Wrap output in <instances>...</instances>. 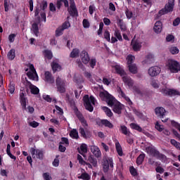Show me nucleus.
I'll list each match as a JSON object with an SVG mask.
<instances>
[{"instance_id":"nucleus-1","label":"nucleus","mask_w":180,"mask_h":180,"mask_svg":"<svg viewBox=\"0 0 180 180\" xmlns=\"http://www.w3.org/2000/svg\"><path fill=\"white\" fill-rule=\"evenodd\" d=\"M175 6V0H169L168 3L165 4V8H162L159 11L157 14V18H161L162 15H167V13H169V12H172L174 11V6Z\"/></svg>"},{"instance_id":"nucleus-2","label":"nucleus","mask_w":180,"mask_h":180,"mask_svg":"<svg viewBox=\"0 0 180 180\" xmlns=\"http://www.w3.org/2000/svg\"><path fill=\"white\" fill-rule=\"evenodd\" d=\"M103 171L105 174L109 172V168L113 169V158L108 156H103L102 160Z\"/></svg>"},{"instance_id":"nucleus-3","label":"nucleus","mask_w":180,"mask_h":180,"mask_svg":"<svg viewBox=\"0 0 180 180\" xmlns=\"http://www.w3.org/2000/svg\"><path fill=\"white\" fill-rule=\"evenodd\" d=\"M83 102H84V107L86 110L94 112V106H92V104L95 105V97L94 96H90L89 97V95H85L83 97Z\"/></svg>"},{"instance_id":"nucleus-4","label":"nucleus","mask_w":180,"mask_h":180,"mask_svg":"<svg viewBox=\"0 0 180 180\" xmlns=\"http://www.w3.org/2000/svg\"><path fill=\"white\" fill-rule=\"evenodd\" d=\"M146 151L148 154H150L153 157H155V158H157L158 160H164L165 158V155L160 153L158 150H157L155 148L152 146H148L146 148Z\"/></svg>"},{"instance_id":"nucleus-5","label":"nucleus","mask_w":180,"mask_h":180,"mask_svg":"<svg viewBox=\"0 0 180 180\" xmlns=\"http://www.w3.org/2000/svg\"><path fill=\"white\" fill-rule=\"evenodd\" d=\"M56 84L57 91L59 92L60 94H65L67 81H65V79L60 77V76H58V77H56Z\"/></svg>"},{"instance_id":"nucleus-6","label":"nucleus","mask_w":180,"mask_h":180,"mask_svg":"<svg viewBox=\"0 0 180 180\" xmlns=\"http://www.w3.org/2000/svg\"><path fill=\"white\" fill-rule=\"evenodd\" d=\"M100 95L101 96H103L105 98L108 106L110 108H112L117 102V100H116L113 96H112L110 94H109V92L106 91L101 92Z\"/></svg>"},{"instance_id":"nucleus-7","label":"nucleus","mask_w":180,"mask_h":180,"mask_svg":"<svg viewBox=\"0 0 180 180\" xmlns=\"http://www.w3.org/2000/svg\"><path fill=\"white\" fill-rule=\"evenodd\" d=\"M167 67L170 72L176 74V72L180 71V64L176 60L169 59L167 61Z\"/></svg>"},{"instance_id":"nucleus-8","label":"nucleus","mask_w":180,"mask_h":180,"mask_svg":"<svg viewBox=\"0 0 180 180\" xmlns=\"http://www.w3.org/2000/svg\"><path fill=\"white\" fill-rule=\"evenodd\" d=\"M160 92L165 96H180V91L174 89L163 88L160 90Z\"/></svg>"},{"instance_id":"nucleus-9","label":"nucleus","mask_w":180,"mask_h":180,"mask_svg":"<svg viewBox=\"0 0 180 180\" xmlns=\"http://www.w3.org/2000/svg\"><path fill=\"white\" fill-rule=\"evenodd\" d=\"M68 12L72 18L75 16H78V10L77 9V6H75V2L74 0H70V8L68 10Z\"/></svg>"},{"instance_id":"nucleus-10","label":"nucleus","mask_w":180,"mask_h":180,"mask_svg":"<svg viewBox=\"0 0 180 180\" xmlns=\"http://www.w3.org/2000/svg\"><path fill=\"white\" fill-rule=\"evenodd\" d=\"M26 86H28L30 88L31 94H32V95H39L40 89H39L37 86L33 85L32 82H29V80H26Z\"/></svg>"},{"instance_id":"nucleus-11","label":"nucleus","mask_w":180,"mask_h":180,"mask_svg":"<svg viewBox=\"0 0 180 180\" xmlns=\"http://www.w3.org/2000/svg\"><path fill=\"white\" fill-rule=\"evenodd\" d=\"M117 91L122 98H124V99H125L129 106H131V105H133V102L131 101V100H130V98L126 96V94L123 92V90H122V88L120 86L117 87Z\"/></svg>"},{"instance_id":"nucleus-12","label":"nucleus","mask_w":180,"mask_h":180,"mask_svg":"<svg viewBox=\"0 0 180 180\" xmlns=\"http://www.w3.org/2000/svg\"><path fill=\"white\" fill-rule=\"evenodd\" d=\"M141 41L139 40L132 39L131 42V46H132V50L134 51H140L142 47Z\"/></svg>"},{"instance_id":"nucleus-13","label":"nucleus","mask_w":180,"mask_h":180,"mask_svg":"<svg viewBox=\"0 0 180 180\" xmlns=\"http://www.w3.org/2000/svg\"><path fill=\"white\" fill-rule=\"evenodd\" d=\"M161 72V68L158 66H153L149 68L148 74L150 77H157Z\"/></svg>"},{"instance_id":"nucleus-14","label":"nucleus","mask_w":180,"mask_h":180,"mask_svg":"<svg viewBox=\"0 0 180 180\" xmlns=\"http://www.w3.org/2000/svg\"><path fill=\"white\" fill-rule=\"evenodd\" d=\"M113 112L117 115H122V110L123 109V105L120 102L117 101L112 107Z\"/></svg>"},{"instance_id":"nucleus-15","label":"nucleus","mask_w":180,"mask_h":180,"mask_svg":"<svg viewBox=\"0 0 180 180\" xmlns=\"http://www.w3.org/2000/svg\"><path fill=\"white\" fill-rule=\"evenodd\" d=\"M80 57L83 64H85L86 65L89 63V61H91V58L86 51H82L80 53Z\"/></svg>"},{"instance_id":"nucleus-16","label":"nucleus","mask_w":180,"mask_h":180,"mask_svg":"<svg viewBox=\"0 0 180 180\" xmlns=\"http://www.w3.org/2000/svg\"><path fill=\"white\" fill-rule=\"evenodd\" d=\"M90 150L96 158H101V157H102V152H101L99 147L96 146H91Z\"/></svg>"},{"instance_id":"nucleus-17","label":"nucleus","mask_w":180,"mask_h":180,"mask_svg":"<svg viewBox=\"0 0 180 180\" xmlns=\"http://www.w3.org/2000/svg\"><path fill=\"white\" fill-rule=\"evenodd\" d=\"M44 82H48V84H54V77H53V74L49 71H46L44 73Z\"/></svg>"},{"instance_id":"nucleus-18","label":"nucleus","mask_w":180,"mask_h":180,"mask_svg":"<svg viewBox=\"0 0 180 180\" xmlns=\"http://www.w3.org/2000/svg\"><path fill=\"white\" fill-rule=\"evenodd\" d=\"M155 113L158 117H160V119H163L164 116H165V108L162 107H157L155 109Z\"/></svg>"},{"instance_id":"nucleus-19","label":"nucleus","mask_w":180,"mask_h":180,"mask_svg":"<svg viewBox=\"0 0 180 180\" xmlns=\"http://www.w3.org/2000/svg\"><path fill=\"white\" fill-rule=\"evenodd\" d=\"M75 115L79 119V122L82 123V126L84 127H88V122H86V120H85L84 115H82V113L77 110Z\"/></svg>"},{"instance_id":"nucleus-20","label":"nucleus","mask_w":180,"mask_h":180,"mask_svg":"<svg viewBox=\"0 0 180 180\" xmlns=\"http://www.w3.org/2000/svg\"><path fill=\"white\" fill-rule=\"evenodd\" d=\"M122 81L124 84L127 85L129 88L133 87V85H134V81H133V79L129 76H123Z\"/></svg>"},{"instance_id":"nucleus-21","label":"nucleus","mask_w":180,"mask_h":180,"mask_svg":"<svg viewBox=\"0 0 180 180\" xmlns=\"http://www.w3.org/2000/svg\"><path fill=\"white\" fill-rule=\"evenodd\" d=\"M32 155H34L36 154L37 158L38 160H43V150L34 149V148H32L31 149Z\"/></svg>"},{"instance_id":"nucleus-22","label":"nucleus","mask_w":180,"mask_h":180,"mask_svg":"<svg viewBox=\"0 0 180 180\" xmlns=\"http://www.w3.org/2000/svg\"><path fill=\"white\" fill-rule=\"evenodd\" d=\"M114 69L115 70L116 74L120 75V77H124V75H126V72L124 71V69H123V68H122L120 65H115L114 66Z\"/></svg>"},{"instance_id":"nucleus-23","label":"nucleus","mask_w":180,"mask_h":180,"mask_svg":"<svg viewBox=\"0 0 180 180\" xmlns=\"http://www.w3.org/2000/svg\"><path fill=\"white\" fill-rule=\"evenodd\" d=\"M26 101H27V99H26V97H25V93L21 92L20 94V105L24 110H26V106H27Z\"/></svg>"},{"instance_id":"nucleus-24","label":"nucleus","mask_w":180,"mask_h":180,"mask_svg":"<svg viewBox=\"0 0 180 180\" xmlns=\"http://www.w3.org/2000/svg\"><path fill=\"white\" fill-rule=\"evenodd\" d=\"M153 30L155 33H161V30H162V22L161 21H157L153 27Z\"/></svg>"},{"instance_id":"nucleus-25","label":"nucleus","mask_w":180,"mask_h":180,"mask_svg":"<svg viewBox=\"0 0 180 180\" xmlns=\"http://www.w3.org/2000/svg\"><path fill=\"white\" fill-rule=\"evenodd\" d=\"M27 76L28 77L29 79H32V81H39V75H37V72H27Z\"/></svg>"},{"instance_id":"nucleus-26","label":"nucleus","mask_w":180,"mask_h":180,"mask_svg":"<svg viewBox=\"0 0 180 180\" xmlns=\"http://www.w3.org/2000/svg\"><path fill=\"white\" fill-rule=\"evenodd\" d=\"M51 66L53 73L57 72V71H61V65H60L57 62H52L51 63Z\"/></svg>"},{"instance_id":"nucleus-27","label":"nucleus","mask_w":180,"mask_h":180,"mask_svg":"<svg viewBox=\"0 0 180 180\" xmlns=\"http://www.w3.org/2000/svg\"><path fill=\"white\" fill-rule=\"evenodd\" d=\"M15 57H16V52L15 49H12L8 52L7 58L8 60H10V61H12L15 60Z\"/></svg>"},{"instance_id":"nucleus-28","label":"nucleus","mask_w":180,"mask_h":180,"mask_svg":"<svg viewBox=\"0 0 180 180\" xmlns=\"http://www.w3.org/2000/svg\"><path fill=\"white\" fill-rule=\"evenodd\" d=\"M117 24L122 32H126V30H127V27H126V24L124 23V22H123V20L119 19L117 22Z\"/></svg>"},{"instance_id":"nucleus-29","label":"nucleus","mask_w":180,"mask_h":180,"mask_svg":"<svg viewBox=\"0 0 180 180\" xmlns=\"http://www.w3.org/2000/svg\"><path fill=\"white\" fill-rule=\"evenodd\" d=\"M79 154H81V155L85 157V153H88V146H86V144L82 143L80 146V150H79Z\"/></svg>"},{"instance_id":"nucleus-30","label":"nucleus","mask_w":180,"mask_h":180,"mask_svg":"<svg viewBox=\"0 0 180 180\" xmlns=\"http://www.w3.org/2000/svg\"><path fill=\"white\" fill-rule=\"evenodd\" d=\"M144 63L145 64H151L152 63H154V55L151 53L148 54Z\"/></svg>"},{"instance_id":"nucleus-31","label":"nucleus","mask_w":180,"mask_h":180,"mask_svg":"<svg viewBox=\"0 0 180 180\" xmlns=\"http://www.w3.org/2000/svg\"><path fill=\"white\" fill-rule=\"evenodd\" d=\"M88 161L90 164H92L93 167L98 166V160L95 159V157H94V155H90L88 158Z\"/></svg>"},{"instance_id":"nucleus-32","label":"nucleus","mask_w":180,"mask_h":180,"mask_svg":"<svg viewBox=\"0 0 180 180\" xmlns=\"http://www.w3.org/2000/svg\"><path fill=\"white\" fill-rule=\"evenodd\" d=\"M32 31L37 37L39 36V25L37 23L34 22L32 24Z\"/></svg>"},{"instance_id":"nucleus-33","label":"nucleus","mask_w":180,"mask_h":180,"mask_svg":"<svg viewBox=\"0 0 180 180\" xmlns=\"http://www.w3.org/2000/svg\"><path fill=\"white\" fill-rule=\"evenodd\" d=\"M79 56V49H74L70 54V57L71 58H77V57Z\"/></svg>"},{"instance_id":"nucleus-34","label":"nucleus","mask_w":180,"mask_h":180,"mask_svg":"<svg viewBox=\"0 0 180 180\" xmlns=\"http://www.w3.org/2000/svg\"><path fill=\"white\" fill-rule=\"evenodd\" d=\"M144 158H146V154L142 153L138 156L136 158V164L138 165H141L143 162H144Z\"/></svg>"},{"instance_id":"nucleus-35","label":"nucleus","mask_w":180,"mask_h":180,"mask_svg":"<svg viewBox=\"0 0 180 180\" xmlns=\"http://www.w3.org/2000/svg\"><path fill=\"white\" fill-rule=\"evenodd\" d=\"M115 148L117 150L118 155L120 157L123 156V149L122 148V146H120V143L119 142L115 143Z\"/></svg>"},{"instance_id":"nucleus-36","label":"nucleus","mask_w":180,"mask_h":180,"mask_svg":"<svg viewBox=\"0 0 180 180\" xmlns=\"http://www.w3.org/2000/svg\"><path fill=\"white\" fill-rule=\"evenodd\" d=\"M120 130H121L122 134H124V136H130V131L129 130V129H127V126L121 125Z\"/></svg>"},{"instance_id":"nucleus-37","label":"nucleus","mask_w":180,"mask_h":180,"mask_svg":"<svg viewBox=\"0 0 180 180\" xmlns=\"http://www.w3.org/2000/svg\"><path fill=\"white\" fill-rule=\"evenodd\" d=\"M102 109L103 112H105L106 116L108 117H112V116H113V112H112V110L109 108L104 106L102 107Z\"/></svg>"},{"instance_id":"nucleus-38","label":"nucleus","mask_w":180,"mask_h":180,"mask_svg":"<svg viewBox=\"0 0 180 180\" xmlns=\"http://www.w3.org/2000/svg\"><path fill=\"white\" fill-rule=\"evenodd\" d=\"M130 127L133 130H136L137 131H140V132L143 131V128H141V127H140L139 124L136 123H131Z\"/></svg>"},{"instance_id":"nucleus-39","label":"nucleus","mask_w":180,"mask_h":180,"mask_svg":"<svg viewBox=\"0 0 180 180\" xmlns=\"http://www.w3.org/2000/svg\"><path fill=\"white\" fill-rule=\"evenodd\" d=\"M129 71L131 72V74H137V67L135 64L128 65Z\"/></svg>"},{"instance_id":"nucleus-40","label":"nucleus","mask_w":180,"mask_h":180,"mask_svg":"<svg viewBox=\"0 0 180 180\" xmlns=\"http://www.w3.org/2000/svg\"><path fill=\"white\" fill-rule=\"evenodd\" d=\"M171 54H173V56H175L176 54H179V49L176 46H170L169 49Z\"/></svg>"},{"instance_id":"nucleus-41","label":"nucleus","mask_w":180,"mask_h":180,"mask_svg":"<svg viewBox=\"0 0 180 180\" xmlns=\"http://www.w3.org/2000/svg\"><path fill=\"white\" fill-rule=\"evenodd\" d=\"M114 36H115V37H117V40H119V41H123V38L122 37V34L120 33V30H115V31L114 32Z\"/></svg>"},{"instance_id":"nucleus-42","label":"nucleus","mask_w":180,"mask_h":180,"mask_svg":"<svg viewBox=\"0 0 180 180\" xmlns=\"http://www.w3.org/2000/svg\"><path fill=\"white\" fill-rule=\"evenodd\" d=\"M170 143L172 146H174L176 148V150H180V143L176 141L175 139H171Z\"/></svg>"},{"instance_id":"nucleus-43","label":"nucleus","mask_w":180,"mask_h":180,"mask_svg":"<svg viewBox=\"0 0 180 180\" xmlns=\"http://www.w3.org/2000/svg\"><path fill=\"white\" fill-rule=\"evenodd\" d=\"M44 56L48 60H51V58H53V53L51 52V51L45 50Z\"/></svg>"},{"instance_id":"nucleus-44","label":"nucleus","mask_w":180,"mask_h":180,"mask_svg":"<svg viewBox=\"0 0 180 180\" xmlns=\"http://www.w3.org/2000/svg\"><path fill=\"white\" fill-rule=\"evenodd\" d=\"M70 136L72 139H78L79 136H78V131L77 129H72L70 133Z\"/></svg>"},{"instance_id":"nucleus-45","label":"nucleus","mask_w":180,"mask_h":180,"mask_svg":"<svg viewBox=\"0 0 180 180\" xmlns=\"http://www.w3.org/2000/svg\"><path fill=\"white\" fill-rule=\"evenodd\" d=\"M129 172L132 176H137L139 175V173H137V170L133 166L129 167Z\"/></svg>"},{"instance_id":"nucleus-46","label":"nucleus","mask_w":180,"mask_h":180,"mask_svg":"<svg viewBox=\"0 0 180 180\" xmlns=\"http://www.w3.org/2000/svg\"><path fill=\"white\" fill-rule=\"evenodd\" d=\"M79 179H84V180H89L91 179V176L88 173H82L79 176Z\"/></svg>"},{"instance_id":"nucleus-47","label":"nucleus","mask_w":180,"mask_h":180,"mask_svg":"<svg viewBox=\"0 0 180 180\" xmlns=\"http://www.w3.org/2000/svg\"><path fill=\"white\" fill-rule=\"evenodd\" d=\"M105 127H108V129H113V124H112L109 120H104V124Z\"/></svg>"},{"instance_id":"nucleus-48","label":"nucleus","mask_w":180,"mask_h":180,"mask_svg":"<svg viewBox=\"0 0 180 180\" xmlns=\"http://www.w3.org/2000/svg\"><path fill=\"white\" fill-rule=\"evenodd\" d=\"M63 32H64V30L61 27H59L58 29H56V37H59V36H62Z\"/></svg>"},{"instance_id":"nucleus-49","label":"nucleus","mask_w":180,"mask_h":180,"mask_svg":"<svg viewBox=\"0 0 180 180\" xmlns=\"http://www.w3.org/2000/svg\"><path fill=\"white\" fill-rule=\"evenodd\" d=\"M8 91L10 94H13V92H15V84L12 82H10L8 86Z\"/></svg>"},{"instance_id":"nucleus-50","label":"nucleus","mask_w":180,"mask_h":180,"mask_svg":"<svg viewBox=\"0 0 180 180\" xmlns=\"http://www.w3.org/2000/svg\"><path fill=\"white\" fill-rule=\"evenodd\" d=\"M127 60L128 65H133V60H134V56L132 55H129L127 56Z\"/></svg>"},{"instance_id":"nucleus-51","label":"nucleus","mask_w":180,"mask_h":180,"mask_svg":"<svg viewBox=\"0 0 180 180\" xmlns=\"http://www.w3.org/2000/svg\"><path fill=\"white\" fill-rule=\"evenodd\" d=\"M171 124H172V126H173V127H175L176 129H177V130H179V131L180 132V124L179 123L175 122V120H172Z\"/></svg>"},{"instance_id":"nucleus-52","label":"nucleus","mask_w":180,"mask_h":180,"mask_svg":"<svg viewBox=\"0 0 180 180\" xmlns=\"http://www.w3.org/2000/svg\"><path fill=\"white\" fill-rule=\"evenodd\" d=\"M104 39L107 40V41L110 42V32L109 31L105 30L104 32Z\"/></svg>"},{"instance_id":"nucleus-53","label":"nucleus","mask_w":180,"mask_h":180,"mask_svg":"<svg viewBox=\"0 0 180 180\" xmlns=\"http://www.w3.org/2000/svg\"><path fill=\"white\" fill-rule=\"evenodd\" d=\"M70 26H71V24H70V22L65 21V22H63V23L62 24V26H60V27H61L63 30H65L68 29V27H70Z\"/></svg>"},{"instance_id":"nucleus-54","label":"nucleus","mask_w":180,"mask_h":180,"mask_svg":"<svg viewBox=\"0 0 180 180\" xmlns=\"http://www.w3.org/2000/svg\"><path fill=\"white\" fill-rule=\"evenodd\" d=\"M125 15L127 19H131L133 18V12L129 11V8H127V10L125 11Z\"/></svg>"},{"instance_id":"nucleus-55","label":"nucleus","mask_w":180,"mask_h":180,"mask_svg":"<svg viewBox=\"0 0 180 180\" xmlns=\"http://www.w3.org/2000/svg\"><path fill=\"white\" fill-rule=\"evenodd\" d=\"M59 144H65L66 146H70V141L65 137L61 138V141L59 143Z\"/></svg>"},{"instance_id":"nucleus-56","label":"nucleus","mask_w":180,"mask_h":180,"mask_svg":"<svg viewBox=\"0 0 180 180\" xmlns=\"http://www.w3.org/2000/svg\"><path fill=\"white\" fill-rule=\"evenodd\" d=\"M96 11V7H95V5L92 4L89 6V12L91 15H94V12Z\"/></svg>"},{"instance_id":"nucleus-57","label":"nucleus","mask_w":180,"mask_h":180,"mask_svg":"<svg viewBox=\"0 0 180 180\" xmlns=\"http://www.w3.org/2000/svg\"><path fill=\"white\" fill-rule=\"evenodd\" d=\"M155 128L156 129V130H158V131H162V130H164V128L162 127V125L158 123V122H157L155 124Z\"/></svg>"},{"instance_id":"nucleus-58","label":"nucleus","mask_w":180,"mask_h":180,"mask_svg":"<svg viewBox=\"0 0 180 180\" xmlns=\"http://www.w3.org/2000/svg\"><path fill=\"white\" fill-rule=\"evenodd\" d=\"M82 23L84 29H88L90 26L89 21L87 19H84Z\"/></svg>"},{"instance_id":"nucleus-59","label":"nucleus","mask_w":180,"mask_h":180,"mask_svg":"<svg viewBox=\"0 0 180 180\" xmlns=\"http://www.w3.org/2000/svg\"><path fill=\"white\" fill-rule=\"evenodd\" d=\"M89 65L91 68H95V65H96V58L91 59L89 62Z\"/></svg>"},{"instance_id":"nucleus-60","label":"nucleus","mask_w":180,"mask_h":180,"mask_svg":"<svg viewBox=\"0 0 180 180\" xmlns=\"http://www.w3.org/2000/svg\"><path fill=\"white\" fill-rule=\"evenodd\" d=\"M133 91L137 95H141V91L140 90V88L137 86H133Z\"/></svg>"},{"instance_id":"nucleus-61","label":"nucleus","mask_w":180,"mask_h":180,"mask_svg":"<svg viewBox=\"0 0 180 180\" xmlns=\"http://www.w3.org/2000/svg\"><path fill=\"white\" fill-rule=\"evenodd\" d=\"M133 112H134V115L138 116V117H143V113H141V112H140L139 110L134 108Z\"/></svg>"},{"instance_id":"nucleus-62","label":"nucleus","mask_w":180,"mask_h":180,"mask_svg":"<svg viewBox=\"0 0 180 180\" xmlns=\"http://www.w3.org/2000/svg\"><path fill=\"white\" fill-rule=\"evenodd\" d=\"M15 37H16V34H11L8 36V41H10V43H13V41H15Z\"/></svg>"},{"instance_id":"nucleus-63","label":"nucleus","mask_w":180,"mask_h":180,"mask_svg":"<svg viewBox=\"0 0 180 180\" xmlns=\"http://www.w3.org/2000/svg\"><path fill=\"white\" fill-rule=\"evenodd\" d=\"M39 122H36V121H32L31 122L29 123V125L31 127H33L34 129H36V127H39Z\"/></svg>"},{"instance_id":"nucleus-64","label":"nucleus","mask_w":180,"mask_h":180,"mask_svg":"<svg viewBox=\"0 0 180 180\" xmlns=\"http://www.w3.org/2000/svg\"><path fill=\"white\" fill-rule=\"evenodd\" d=\"M155 171L156 172H158V174H164V168H162V167L160 166H158L156 168H155Z\"/></svg>"}]
</instances>
